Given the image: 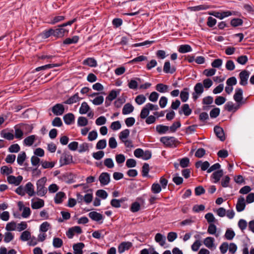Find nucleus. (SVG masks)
<instances>
[{
  "mask_svg": "<svg viewBox=\"0 0 254 254\" xmlns=\"http://www.w3.org/2000/svg\"><path fill=\"white\" fill-rule=\"evenodd\" d=\"M47 181L46 177H43L37 182V194L39 196H44L47 191V189L44 187Z\"/></svg>",
  "mask_w": 254,
  "mask_h": 254,
  "instance_id": "f257e3e1",
  "label": "nucleus"
},
{
  "mask_svg": "<svg viewBox=\"0 0 254 254\" xmlns=\"http://www.w3.org/2000/svg\"><path fill=\"white\" fill-rule=\"evenodd\" d=\"M194 92L192 93V98L194 101H196L204 91L202 84L200 82L196 83L194 87Z\"/></svg>",
  "mask_w": 254,
  "mask_h": 254,
  "instance_id": "f03ea898",
  "label": "nucleus"
},
{
  "mask_svg": "<svg viewBox=\"0 0 254 254\" xmlns=\"http://www.w3.org/2000/svg\"><path fill=\"white\" fill-rule=\"evenodd\" d=\"M250 72L247 70H243L239 74L240 78V84L242 86H246L248 84V80Z\"/></svg>",
  "mask_w": 254,
  "mask_h": 254,
  "instance_id": "7ed1b4c3",
  "label": "nucleus"
},
{
  "mask_svg": "<svg viewBox=\"0 0 254 254\" xmlns=\"http://www.w3.org/2000/svg\"><path fill=\"white\" fill-rule=\"evenodd\" d=\"M233 12L231 11H225L222 12L213 11L212 12H209V14L213 15L216 18H219L220 19H222L225 17H227L233 15Z\"/></svg>",
  "mask_w": 254,
  "mask_h": 254,
  "instance_id": "20e7f679",
  "label": "nucleus"
},
{
  "mask_svg": "<svg viewBox=\"0 0 254 254\" xmlns=\"http://www.w3.org/2000/svg\"><path fill=\"white\" fill-rule=\"evenodd\" d=\"M243 91L241 88H237L235 89V93L233 98L239 105L245 104V102H243Z\"/></svg>",
  "mask_w": 254,
  "mask_h": 254,
  "instance_id": "39448f33",
  "label": "nucleus"
},
{
  "mask_svg": "<svg viewBox=\"0 0 254 254\" xmlns=\"http://www.w3.org/2000/svg\"><path fill=\"white\" fill-rule=\"evenodd\" d=\"M54 37L57 38H62L68 33V29L64 28L63 27L58 26V28L54 29Z\"/></svg>",
  "mask_w": 254,
  "mask_h": 254,
  "instance_id": "423d86ee",
  "label": "nucleus"
},
{
  "mask_svg": "<svg viewBox=\"0 0 254 254\" xmlns=\"http://www.w3.org/2000/svg\"><path fill=\"white\" fill-rule=\"evenodd\" d=\"M160 141L167 146L171 147L176 142L174 137L163 136L160 138Z\"/></svg>",
  "mask_w": 254,
  "mask_h": 254,
  "instance_id": "0eeeda50",
  "label": "nucleus"
},
{
  "mask_svg": "<svg viewBox=\"0 0 254 254\" xmlns=\"http://www.w3.org/2000/svg\"><path fill=\"white\" fill-rule=\"evenodd\" d=\"M22 180L23 177L22 176L20 175L16 177L14 176L10 175L8 176L7 178V181L9 184L14 185L15 186H16L20 184Z\"/></svg>",
  "mask_w": 254,
  "mask_h": 254,
  "instance_id": "6e6552de",
  "label": "nucleus"
},
{
  "mask_svg": "<svg viewBox=\"0 0 254 254\" xmlns=\"http://www.w3.org/2000/svg\"><path fill=\"white\" fill-rule=\"evenodd\" d=\"M52 111L56 116L62 115L64 112V108L62 104H57L52 108Z\"/></svg>",
  "mask_w": 254,
  "mask_h": 254,
  "instance_id": "1a4fd4ad",
  "label": "nucleus"
},
{
  "mask_svg": "<svg viewBox=\"0 0 254 254\" xmlns=\"http://www.w3.org/2000/svg\"><path fill=\"white\" fill-rule=\"evenodd\" d=\"M99 180L102 185H108L110 181V174L107 172L102 173L99 177Z\"/></svg>",
  "mask_w": 254,
  "mask_h": 254,
  "instance_id": "9d476101",
  "label": "nucleus"
},
{
  "mask_svg": "<svg viewBox=\"0 0 254 254\" xmlns=\"http://www.w3.org/2000/svg\"><path fill=\"white\" fill-rule=\"evenodd\" d=\"M214 131L217 137L222 141L225 140V136L224 132L223 129L218 126H216L214 127Z\"/></svg>",
  "mask_w": 254,
  "mask_h": 254,
  "instance_id": "9b49d317",
  "label": "nucleus"
},
{
  "mask_svg": "<svg viewBox=\"0 0 254 254\" xmlns=\"http://www.w3.org/2000/svg\"><path fill=\"white\" fill-rule=\"evenodd\" d=\"M132 246V244L130 242H122L118 246V252L122 254L125 251L129 250Z\"/></svg>",
  "mask_w": 254,
  "mask_h": 254,
  "instance_id": "f8f14e48",
  "label": "nucleus"
},
{
  "mask_svg": "<svg viewBox=\"0 0 254 254\" xmlns=\"http://www.w3.org/2000/svg\"><path fill=\"white\" fill-rule=\"evenodd\" d=\"M210 164L207 161L202 162L201 160H199L195 163V167L198 169L201 168V171H206L209 169Z\"/></svg>",
  "mask_w": 254,
  "mask_h": 254,
  "instance_id": "ddd939ff",
  "label": "nucleus"
},
{
  "mask_svg": "<svg viewBox=\"0 0 254 254\" xmlns=\"http://www.w3.org/2000/svg\"><path fill=\"white\" fill-rule=\"evenodd\" d=\"M61 161H63V165H68L72 162V156L67 153H63L61 158Z\"/></svg>",
  "mask_w": 254,
  "mask_h": 254,
  "instance_id": "4468645a",
  "label": "nucleus"
},
{
  "mask_svg": "<svg viewBox=\"0 0 254 254\" xmlns=\"http://www.w3.org/2000/svg\"><path fill=\"white\" fill-rule=\"evenodd\" d=\"M223 170H218L217 171H214L212 173V174L211 176V178L214 180V181H213V182L214 183H217L220 181L221 178L223 176Z\"/></svg>",
  "mask_w": 254,
  "mask_h": 254,
  "instance_id": "2eb2a0df",
  "label": "nucleus"
},
{
  "mask_svg": "<svg viewBox=\"0 0 254 254\" xmlns=\"http://www.w3.org/2000/svg\"><path fill=\"white\" fill-rule=\"evenodd\" d=\"M246 206L245 199L242 196H240L236 204V210L238 212H241L244 210Z\"/></svg>",
  "mask_w": 254,
  "mask_h": 254,
  "instance_id": "dca6fc26",
  "label": "nucleus"
},
{
  "mask_svg": "<svg viewBox=\"0 0 254 254\" xmlns=\"http://www.w3.org/2000/svg\"><path fill=\"white\" fill-rule=\"evenodd\" d=\"M85 245L83 243H78L74 244L73 246V249L74 251V254H82V249L84 247Z\"/></svg>",
  "mask_w": 254,
  "mask_h": 254,
  "instance_id": "f3484780",
  "label": "nucleus"
},
{
  "mask_svg": "<svg viewBox=\"0 0 254 254\" xmlns=\"http://www.w3.org/2000/svg\"><path fill=\"white\" fill-rule=\"evenodd\" d=\"M89 217L93 220L99 221L103 219V215L96 211H92L88 214Z\"/></svg>",
  "mask_w": 254,
  "mask_h": 254,
  "instance_id": "a211bd4d",
  "label": "nucleus"
},
{
  "mask_svg": "<svg viewBox=\"0 0 254 254\" xmlns=\"http://www.w3.org/2000/svg\"><path fill=\"white\" fill-rule=\"evenodd\" d=\"M81 98L78 96V93H76L73 96H71L67 100L65 101L64 103L66 104H72L79 101Z\"/></svg>",
  "mask_w": 254,
  "mask_h": 254,
  "instance_id": "6ab92c4d",
  "label": "nucleus"
},
{
  "mask_svg": "<svg viewBox=\"0 0 254 254\" xmlns=\"http://www.w3.org/2000/svg\"><path fill=\"white\" fill-rule=\"evenodd\" d=\"M63 119L65 124L69 125L74 122V116L72 113H68L64 115Z\"/></svg>",
  "mask_w": 254,
  "mask_h": 254,
  "instance_id": "aec40b11",
  "label": "nucleus"
},
{
  "mask_svg": "<svg viewBox=\"0 0 254 254\" xmlns=\"http://www.w3.org/2000/svg\"><path fill=\"white\" fill-rule=\"evenodd\" d=\"M214 242V239L213 238L208 237L204 240L203 243L207 248L211 249L212 248H215Z\"/></svg>",
  "mask_w": 254,
  "mask_h": 254,
  "instance_id": "412c9836",
  "label": "nucleus"
},
{
  "mask_svg": "<svg viewBox=\"0 0 254 254\" xmlns=\"http://www.w3.org/2000/svg\"><path fill=\"white\" fill-rule=\"evenodd\" d=\"M25 191L30 196L34 195V186L31 182L27 183L25 187Z\"/></svg>",
  "mask_w": 254,
  "mask_h": 254,
  "instance_id": "4be33fe9",
  "label": "nucleus"
},
{
  "mask_svg": "<svg viewBox=\"0 0 254 254\" xmlns=\"http://www.w3.org/2000/svg\"><path fill=\"white\" fill-rule=\"evenodd\" d=\"M134 110L133 106L130 103L126 104L122 110L123 115H127L131 113Z\"/></svg>",
  "mask_w": 254,
  "mask_h": 254,
  "instance_id": "5701e85b",
  "label": "nucleus"
},
{
  "mask_svg": "<svg viewBox=\"0 0 254 254\" xmlns=\"http://www.w3.org/2000/svg\"><path fill=\"white\" fill-rule=\"evenodd\" d=\"M79 37L78 36H74L72 38H66L64 41L63 44L64 45H69L71 44H75L78 42Z\"/></svg>",
  "mask_w": 254,
  "mask_h": 254,
  "instance_id": "b1692460",
  "label": "nucleus"
},
{
  "mask_svg": "<svg viewBox=\"0 0 254 254\" xmlns=\"http://www.w3.org/2000/svg\"><path fill=\"white\" fill-rule=\"evenodd\" d=\"M224 108L228 112H231L233 110L235 112L239 109V105L235 106L232 102L229 101L225 105Z\"/></svg>",
  "mask_w": 254,
  "mask_h": 254,
  "instance_id": "393cba45",
  "label": "nucleus"
},
{
  "mask_svg": "<svg viewBox=\"0 0 254 254\" xmlns=\"http://www.w3.org/2000/svg\"><path fill=\"white\" fill-rule=\"evenodd\" d=\"M65 197V194L64 192L60 191L58 192L54 198L55 202L57 204H60L63 202V199Z\"/></svg>",
  "mask_w": 254,
  "mask_h": 254,
  "instance_id": "a878e982",
  "label": "nucleus"
},
{
  "mask_svg": "<svg viewBox=\"0 0 254 254\" xmlns=\"http://www.w3.org/2000/svg\"><path fill=\"white\" fill-rule=\"evenodd\" d=\"M83 64L87 65L91 67H96L97 66V62L94 59L92 58H88L85 59L83 62Z\"/></svg>",
  "mask_w": 254,
  "mask_h": 254,
  "instance_id": "bb28decb",
  "label": "nucleus"
},
{
  "mask_svg": "<svg viewBox=\"0 0 254 254\" xmlns=\"http://www.w3.org/2000/svg\"><path fill=\"white\" fill-rule=\"evenodd\" d=\"M166 238L160 233H157L155 237V240L161 246H163L165 244Z\"/></svg>",
  "mask_w": 254,
  "mask_h": 254,
  "instance_id": "cd10ccee",
  "label": "nucleus"
},
{
  "mask_svg": "<svg viewBox=\"0 0 254 254\" xmlns=\"http://www.w3.org/2000/svg\"><path fill=\"white\" fill-rule=\"evenodd\" d=\"M156 131L160 134L165 133L169 129L168 126L159 125L156 127Z\"/></svg>",
  "mask_w": 254,
  "mask_h": 254,
  "instance_id": "c85d7f7f",
  "label": "nucleus"
},
{
  "mask_svg": "<svg viewBox=\"0 0 254 254\" xmlns=\"http://www.w3.org/2000/svg\"><path fill=\"white\" fill-rule=\"evenodd\" d=\"M44 205V201L41 199H38V200L32 203L31 207L34 209H39Z\"/></svg>",
  "mask_w": 254,
  "mask_h": 254,
  "instance_id": "c756f323",
  "label": "nucleus"
},
{
  "mask_svg": "<svg viewBox=\"0 0 254 254\" xmlns=\"http://www.w3.org/2000/svg\"><path fill=\"white\" fill-rule=\"evenodd\" d=\"M243 20L238 18H233L230 22L231 26L236 27L243 25Z\"/></svg>",
  "mask_w": 254,
  "mask_h": 254,
  "instance_id": "7c9ffc66",
  "label": "nucleus"
},
{
  "mask_svg": "<svg viewBox=\"0 0 254 254\" xmlns=\"http://www.w3.org/2000/svg\"><path fill=\"white\" fill-rule=\"evenodd\" d=\"M90 110V107L85 102H83L81 104V107L79 109V113L81 114H85L87 113Z\"/></svg>",
  "mask_w": 254,
  "mask_h": 254,
  "instance_id": "2f4dec72",
  "label": "nucleus"
},
{
  "mask_svg": "<svg viewBox=\"0 0 254 254\" xmlns=\"http://www.w3.org/2000/svg\"><path fill=\"white\" fill-rule=\"evenodd\" d=\"M26 158V155L25 152H21L17 156V163L22 165L23 164V162L25 160Z\"/></svg>",
  "mask_w": 254,
  "mask_h": 254,
  "instance_id": "473e14b6",
  "label": "nucleus"
},
{
  "mask_svg": "<svg viewBox=\"0 0 254 254\" xmlns=\"http://www.w3.org/2000/svg\"><path fill=\"white\" fill-rule=\"evenodd\" d=\"M235 236L234 231L231 229H228L225 234V238L228 240H232Z\"/></svg>",
  "mask_w": 254,
  "mask_h": 254,
  "instance_id": "72a5a7b5",
  "label": "nucleus"
},
{
  "mask_svg": "<svg viewBox=\"0 0 254 254\" xmlns=\"http://www.w3.org/2000/svg\"><path fill=\"white\" fill-rule=\"evenodd\" d=\"M42 37L46 39L51 36H54V31L53 28H50L44 31L42 33Z\"/></svg>",
  "mask_w": 254,
  "mask_h": 254,
  "instance_id": "f704fd0d",
  "label": "nucleus"
},
{
  "mask_svg": "<svg viewBox=\"0 0 254 254\" xmlns=\"http://www.w3.org/2000/svg\"><path fill=\"white\" fill-rule=\"evenodd\" d=\"M20 128L26 133H30L32 131L33 127L31 125L28 124H21L18 125Z\"/></svg>",
  "mask_w": 254,
  "mask_h": 254,
  "instance_id": "c9c22d12",
  "label": "nucleus"
},
{
  "mask_svg": "<svg viewBox=\"0 0 254 254\" xmlns=\"http://www.w3.org/2000/svg\"><path fill=\"white\" fill-rule=\"evenodd\" d=\"M119 94V91H117L115 90H112L108 96L106 97V100H109V101H112L117 97L118 95Z\"/></svg>",
  "mask_w": 254,
  "mask_h": 254,
  "instance_id": "e433bc0d",
  "label": "nucleus"
},
{
  "mask_svg": "<svg viewBox=\"0 0 254 254\" xmlns=\"http://www.w3.org/2000/svg\"><path fill=\"white\" fill-rule=\"evenodd\" d=\"M182 112H183L186 116H189L190 114V109L188 104H186L183 105L182 107V110L179 111V114H181Z\"/></svg>",
  "mask_w": 254,
  "mask_h": 254,
  "instance_id": "4c0bfd02",
  "label": "nucleus"
},
{
  "mask_svg": "<svg viewBox=\"0 0 254 254\" xmlns=\"http://www.w3.org/2000/svg\"><path fill=\"white\" fill-rule=\"evenodd\" d=\"M35 140V136L34 135H32L25 138L24 142L26 145L31 146L33 144Z\"/></svg>",
  "mask_w": 254,
  "mask_h": 254,
  "instance_id": "58836bf2",
  "label": "nucleus"
},
{
  "mask_svg": "<svg viewBox=\"0 0 254 254\" xmlns=\"http://www.w3.org/2000/svg\"><path fill=\"white\" fill-rule=\"evenodd\" d=\"M150 170L149 165L148 163H145L142 167V175L143 177H147Z\"/></svg>",
  "mask_w": 254,
  "mask_h": 254,
  "instance_id": "ea45409f",
  "label": "nucleus"
},
{
  "mask_svg": "<svg viewBox=\"0 0 254 254\" xmlns=\"http://www.w3.org/2000/svg\"><path fill=\"white\" fill-rule=\"evenodd\" d=\"M53 245L55 248H59L63 246V241L59 238H54L53 239Z\"/></svg>",
  "mask_w": 254,
  "mask_h": 254,
  "instance_id": "a19ab883",
  "label": "nucleus"
},
{
  "mask_svg": "<svg viewBox=\"0 0 254 254\" xmlns=\"http://www.w3.org/2000/svg\"><path fill=\"white\" fill-rule=\"evenodd\" d=\"M168 86L162 83L157 84L156 86V89L161 93H164L167 91Z\"/></svg>",
  "mask_w": 254,
  "mask_h": 254,
  "instance_id": "79ce46f5",
  "label": "nucleus"
},
{
  "mask_svg": "<svg viewBox=\"0 0 254 254\" xmlns=\"http://www.w3.org/2000/svg\"><path fill=\"white\" fill-rule=\"evenodd\" d=\"M1 135L2 137L8 140H12L14 139V136L12 133L6 132L4 130H2Z\"/></svg>",
  "mask_w": 254,
  "mask_h": 254,
  "instance_id": "37998d69",
  "label": "nucleus"
},
{
  "mask_svg": "<svg viewBox=\"0 0 254 254\" xmlns=\"http://www.w3.org/2000/svg\"><path fill=\"white\" fill-rule=\"evenodd\" d=\"M15 136L16 138H21L23 135V131L21 128L18 127V125L15 126Z\"/></svg>",
  "mask_w": 254,
  "mask_h": 254,
  "instance_id": "c03bdc74",
  "label": "nucleus"
},
{
  "mask_svg": "<svg viewBox=\"0 0 254 254\" xmlns=\"http://www.w3.org/2000/svg\"><path fill=\"white\" fill-rule=\"evenodd\" d=\"M129 130L128 129H125L122 131L119 135V138L122 141L127 139L129 134Z\"/></svg>",
  "mask_w": 254,
  "mask_h": 254,
  "instance_id": "a18cd8bd",
  "label": "nucleus"
},
{
  "mask_svg": "<svg viewBox=\"0 0 254 254\" xmlns=\"http://www.w3.org/2000/svg\"><path fill=\"white\" fill-rule=\"evenodd\" d=\"M189 93L188 89L185 88L180 93V98L183 102H186L189 98Z\"/></svg>",
  "mask_w": 254,
  "mask_h": 254,
  "instance_id": "49530a36",
  "label": "nucleus"
},
{
  "mask_svg": "<svg viewBox=\"0 0 254 254\" xmlns=\"http://www.w3.org/2000/svg\"><path fill=\"white\" fill-rule=\"evenodd\" d=\"M163 70L165 73H173L175 72V69L172 68L170 69V63L169 62H166L164 64Z\"/></svg>",
  "mask_w": 254,
  "mask_h": 254,
  "instance_id": "de8ad7c7",
  "label": "nucleus"
},
{
  "mask_svg": "<svg viewBox=\"0 0 254 254\" xmlns=\"http://www.w3.org/2000/svg\"><path fill=\"white\" fill-rule=\"evenodd\" d=\"M220 110L219 108L215 107L210 112V117L211 118H216L220 114Z\"/></svg>",
  "mask_w": 254,
  "mask_h": 254,
  "instance_id": "09e8293b",
  "label": "nucleus"
},
{
  "mask_svg": "<svg viewBox=\"0 0 254 254\" xmlns=\"http://www.w3.org/2000/svg\"><path fill=\"white\" fill-rule=\"evenodd\" d=\"M31 234L28 231H25L21 233L20 239L22 241H26L30 239Z\"/></svg>",
  "mask_w": 254,
  "mask_h": 254,
  "instance_id": "8fccbe9b",
  "label": "nucleus"
},
{
  "mask_svg": "<svg viewBox=\"0 0 254 254\" xmlns=\"http://www.w3.org/2000/svg\"><path fill=\"white\" fill-rule=\"evenodd\" d=\"M151 191L154 193H158L161 191V187L158 183H154L151 186Z\"/></svg>",
  "mask_w": 254,
  "mask_h": 254,
  "instance_id": "3c124183",
  "label": "nucleus"
},
{
  "mask_svg": "<svg viewBox=\"0 0 254 254\" xmlns=\"http://www.w3.org/2000/svg\"><path fill=\"white\" fill-rule=\"evenodd\" d=\"M149 114V110L147 108V107H146V105L142 108L141 110L140 114V117L141 119H144L146 118Z\"/></svg>",
  "mask_w": 254,
  "mask_h": 254,
  "instance_id": "603ef678",
  "label": "nucleus"
},
{
  "mask_svg": "<svg viewBox=\"0 0 254 254\" xmlns=\"http://www.w3.org/2000/svg\"><path fill=\"white\" fill-rule=\"evenodd\" d=\"M107 142L105 139H101L96 144V148L97 149H103L106 147Z\"/></svg>",
  "mask_w": 254,
  "mask_h": 254,
  "instance_id": "864d4df0",
  "label": "nucleus"
},
{
  "mask_svg": "<svg viewBox=\"0 0 254 254\" xmlns=\"http://www.w3.org/2000/svg\"><path fill=\"white\" fill-rule=\"evenodd\" d=\"M41 164L43 168L47 169V168H52L55 166V163L53 162H48L46 161H41Z\"/></svg>",
  "mask_w": 254,
  "mask_h": 254,
  "instance_id": "5fc2aeb1",
  "label": "nucleus"
},
{
  "mask_svg": "<svg viewBox=\"0 0 254 254\" xmlns=\"http://www.w3.org/2000/svg\"><path fill=\"white\" fill-rule=\"evenodd\" d=\"M77 124L80 127H84L88 124V120L84 117H80L78 119Z\"/></svg>",
  "mask_w": 254,
  "mask_h": 254,
  "instance_id": "6e6d98bb",
  "label": "nucleus"
},
{
  "mask_svg": "<svg viewBox=\"0 0 254 254\" xmlns=\"http://www.w3.org/2000/svg\"><path fill=\"white\" fill-rule=\"evenodd\" d=\"M178 51L181 53L189 52L190 51V46L189 45H182L180 46Z\"/></svg>",
  "mask_w": 254,
  "mask_h": 254,
  "instance_id": "4d7b16f0",
  "label": "nucleus"
},
{
  "mask_svg": "<svg viewBox=\"0 0 254 254\" xmlns=\"http://www.w3.org/2000/svg\"><path fill=\"white\" fill-rule=\"evenodd\" d=\"M1 173L2 174L9 175L13 172L11 167L8 168L6 166H3L0 169Z\"/></svg>",
  "mask_w": 254,
  "mask_h": 254,
  "instance_id": "13d9d810",
  "label": "nucleus"
},
{
  "mask_svg": "<svg viewBox=\"0 0 254 254\" xmlns=\"http://www.w3.org/2000/svg\"><path fill=\"white\" fill-rule=\"evenodd\" d=\"M146 100V97L143 94H140L137 96L135 99V102L138 105H141L145 102Z\"/></svg>",
  "mask_w": 254,
  "mask_h": 254,
  "instance_id": "bf43d9fd",
  "label": "nucleus"
},
{
  "mask_svg": "<svg viewBox=\"0 0 254 254\" xmlns=\"http://www.w3.org/2000/svg\"><path fill=\"white\" fill-rule=\"evenodd\" d=\"M20 149V146L18 144H12L8 148V151L11 153H17L19 151Z\"/></svg>",
  "mask_w": 254,
  "mask_h": 254,
  "instance_id": "052dcab7",
  "label": "nucleus"
},
{
  "mask_svg": "<svg viewBox=\"0 0 254 254\" xmlns=\"http://www.w3.org/2000/svg\"><path fill=\"white\" fill-rule=\"evenodd\" d=\"M248 57L246 55H243V56H239V57H238V58L237 59V62L239 64H242V65L245 64L248 62Z\"/></svg>",
  "mask_w": 254,
  "mask_h": 254,
  "instance_id": "680f3d73",
  "label": "nucleus"
},
{
  "mask_svg": "<svg viewBox=\"0 0 254 254\" xmlns=\"http://www.w3.org/2000/svg\"><path fill=\"white\" fill-rule=\"evenodd\" d=\"M223 61L221 59H217L214 60L211 63V66L213 68H219L222 64Z\"/></svg>",
  "mask_w": 254,
  "mask_h": 254,
  "instance_id": "e2e57ef3",
  "label": "nucleus"
},
{
  "mask_svg": "<svg viewBox=\"0 0 254 254\" xmlns=\"http://www.w3.org/2000/svg\"><path fill=\"white\" fill-rule=\"evenodd\" d=\"M217 228L215 225L210 223L207 229V233L210 235H215L216 233Z\"/></svg>",
  "mask_w": 254,
  "mask_h": 254,
  "instance_id": "0e129e2a",
  "label": "nucleus"
},
{
  "mask_svg": "<svg viewBox=\"0 0 254 254\" xmlns=\"http://www.w3.org/2000/svg\"><path fill=\"white\" fill-rule=\"evenodd\" d=\"M140 208V205L138 202H134L132 203L130 207V211L132 212L138 211Z\"/></svg>",
  "mask_w": 254,
  "mask_h": 254,
  "instance_id": "69168bd1",
  "label": "nucleus"
},
{
  "mask_svg": "<svg viewBox=\"0 0 254 254\" xmlns=\"http://www.w3.org/2000/svg\"><path fill=\"white\" fill-rule=\"evenodd\" d=\"M190 159L187 157L183 158L180 160V165L182 168H186L189 165Z\"/></svg>",
  "mask_w": 254,
  "mask_h": 254,
  "instance_id": "338daca9",
  "label": "nucleus"
},
{
  "mask_svg": "<svg viewBox=\"0 0 254 254\" xmlns=\"http://www.w3.org/2000/svg\"><path fill=\"white\" fill-rule=\"evenodd\" d=\"M96 194L98 197L102 198V199H105L108 196L107 192L103 190H99L96 192Z\"/></svg>",
  "mask_w": 254,
  "mask_h": 254,
  "instance_id": "774afa93",
  "label": "nucleus"
}]
</instances>
